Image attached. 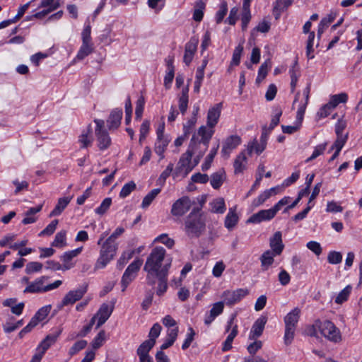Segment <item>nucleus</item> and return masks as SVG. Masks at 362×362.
<instances>
[{
  "instance_id": "f257e3e1",
  "label": "nucleus",
  "mask_w": 362,
  "mask_h": 362,
  "mask_svg": "<svg viewBox=\"0 0 362 362\" xmlns=\"http://www.w3.org/2000/svg\"><path fill=\"white\" fill-rule=\"evenodd\" d=\"M171 266V259H166V250L163 247H155L148 255L144 266V271L146 272V279L153 283L154 275L165 272H169Z\"/></svg>"
},
{
  "instance_id": "f03ea898",
  "label": "nucleus",
  "mask_w": 362,
  "mask_h": 362,
  "mask_svg": "<svg viewBox=\"0 0 362 362\" xmlns=\"http://www.w3.org/2000/svg\"><path fill=\"white\" fill-rule=\"evenodd\" d=\"M184 231L190 238H198L206 231V218L199 208H194L185 218Z\"/></svg>"
},
{
  "instance_id": "7ed1b4c3",
  "label": "nucleus",
  "mask_w": 362,
  "mask_h": 362,
  "mask_svg": "<svg viewBox=\"0 0 362 362\" xmlns=\"http://www.w3.org/2000/svg\"><path fill=\"white\" fill-rule=\"evenodd\" d=\"M310 84H308L307 86L304 88L303 91V94L304 96L303 100H302L298 105L297 113H296V120L299 122V125L297 126H284L282 125V131L285 134H293L298 131L299 127L301 124V122L303 119L304 114L308 103L309 98H310Z\"/></svg>"
},
{
  "instance_id": "20e7f679",
  "label": "nucleus",
  "mask_w": 362,
  "mask_h": 362,
  "mask_svg": "<svg viewBox=\"0 0 362 362\" xmlns=\"http://www.w3.org/2000/svg\"><path fill=\"white\" fill-rule=\"evenodd\" d=\"M300 314V310L298 308H295L284 317V341L286 344H291L294 337V332L296 330V324L299 320Z\"/></svg>"
},
{
  "instance_id": "39448f33",
  "label": "nucleus",
  "mask_w": 362,
  "mask_h": 362,
  "mask_svg": "<svg viewBox=\"0 0 362 362\" xmlns=\"http://www.w3.org/2000/svg\"><path fill=\"white\" fill-rule=\"evenodd\" d=\"M117 250V244H110L104 242L100 250V256L95 264V269L104 268L115 256Z\"/></svg>"
},
{
  "instance_id": "423d86ee",
  "label": "nucleus",
  "mask_w": 362,
  "mask_h": 362,
  "mask_svg": "<svg viewBox=\"0 0 362 362\" xmlns=\"http://www.w3.org/2000/svg\"><path fill=\"white\" fill-rule=\"evenodd\" d=\"M315 327L318 329L320 332L329 340L337 342L341 340V334L339 329L329 320L315 322Z\"/></svg>"
},
{
  "instance_id": "0eeeda50",
  "label": "nucleus",
  "mask_w": 362,
  "mask_h": 362,
  "mask_svg": "<svg viewBox=\"0 0 362 362\" xmlns=\"http://www.w3.org/2000/svg\"><path fill=\"white\" fill-rule=\"evenodd\" d=\"M91 26L88 24L85 26L81 33L82 45L77 53L76 59L82 60L93 52V44L92 42L91 36Z\"/></svg>"
},
{
  "instance_id": "6e6552de",
  "label": "nucleus",
  "mask_w": 362,
  "mask_h": 362,
  "mask_svg": "<svg viewBox=\"0 0 362 362\" xmlns=\"http://www.w3.org/2000/svg\"><path fill=\"white\" fill-rule=\"evenodd\" d=\"M96 127L95 134L97 139L98 147L100 150L104 151L108 148L112 143L111 138L107 130L104 128V121L102 119H95Z\"/></svg>"
},
{
  "instance_id": "1a4fd4ad",
  "label": "nucleus",
  "mask_w": 362,
  "mask_h": 362,
  "mask_svg": "<svg viewBox=\"0 0 362 362\" xmlns=\"http://www.w3.org/2000/svg\"><path fill=\"white\" fill-rule=\"evenodd\" d=\"M142 264L143 261L137 258L127 267L121 281L122 291H125L128 285L135 279L136 273L140 269Z\"/></svg>"
},
{
  "instance_id": "9d476101",
  "label": "nucleus",
  "mask_w": 362,
  "mask_h": 362,
  "mask_svg": "<svg viewBox=\"0 0 362 362\" xmlns=\"http://www.w3.org/2000/svg\"><path fill=\"white\" fill-rule=\"evenodd\" d=\"M87 291V286L80 287L75 290L69 291L63 298L62 300L58 304L57 308L61 310L64 306L74 304L76 301L81 300Z\"/></svg>"
},
{
  "instance_id": "9b49d317",
  "label": "nucleus",
  "mask_w": 362,
  "mask_h": 362,
  "mask_svg": "<svg viewBox=\"0 0 362 362\" xmlns=\"http://www.w3.org/2000/svg\"><path fill=\"white\" fill-rule=\"evenodd\" d=\"M197 145V142L194 141V137L191 140L190 146L187 151L182 155L178 162V168L180 171H185L186 174L189 173L194 168L192 163V157L194 148Z\"/></svg>"
},
{
  "instance_id": "f8f14e48",
  "label": "nucleus",
  "mask_w": 362,
  "mask_h": 362,
  "mask_svg": "<svg viewBox=\"0 0 362 362\" xmlns=\"http://www.w3.org/2000/svg\"><path fill=\"white\" fill-rule=\"evenodd\" d=\"M247 294L248 290L245 288H238L235 291L226 290L223 292L221 298L224 304L231 306L239 302Z\"/></svg>"
},
{
  "instance_id": "ddd939ff",
  "label": "nucleus",
  "mask_w": 362,
  "mask_h": 362,
  "mask_svg": "<svg viewBox=\"0 0 362 362\" xmlns=\"http://www.w3.org/2000/svg\"><path fill=\"white\" fill-rule=\"evenodd\" d=\"M192 204L188 197H182L173 204L171 214L175 216H182L190 209Z\"/></svg>"
},
{
  "instance_id": "4468645a",
  "label": "nucleus",
  "mask_w": 362,
  "mask_h": 362,
  "mask_svg": "<svg viewBox=\"0 0 362 362\" xmlns=\"http://www.w3.org/2000/svg\"><path fill=\"white\" fill-rule=\"evenodd\" d=\"M168 272H166V269H165V272L154 275L153 283H151V281L148 279H146V282L150 286H154L156 283V280H158V284L156 290V294L158 296H162L167 291L168 289Z\"/></svg>"
},
{
  "instance_id": "2eb2a0df",
  "label": "nucleus",
  "mask_w": 362,
  "mask_h": 362,
  "mask_svg": "<svg viewBox=\"0 0 362 362\" xmlns=\"http://www.w3.org/2000/svg\"><path fill=\"white\" fill-rule=\"evenodd\" d=\"M241 143V138L238 135H231L226 139L221 149L222 156L228 158L231 151L236 148Z\"/></svg>"
},
{
  "instance_id": "dca6fc26",
  "label": "nucleus",
  "mask_w": 362,
  "mask_h": 362,
  "mask_svg": "<svg viewBox=\"0 0 362 362\" xmlns=\"http://www.w3.org/2000/svg\"><path fill=\"white\" fill-rule=\"evenodd\" d=\"M222 105V103H219L209 109L206 117V125L208 127L214 128L218 124L221 116Z\"/></svg>"
},
{
  "instance_id": "f3484780",
  "label": "nucleus",
  "mask_w": 362,
  "mask_h": 362,
  "mask_svg": "<svg viewBox=\"0 0 362 362\" xmlns=\"http://www.w3.org/2000/svg\"><path fill=\"white\" fill-rule=\"evenodd\" d=\"M276 213L277 212L274 209V207L269 209L261 210L251 216L247 220V222L252 223H259L264 221H269L275 216Z\"/></svg>"
},
{
  "instance_id": "a211bd4d",
  "label": "nucleus",
  "mask_w": 362,
  "mask_h": 362,
  "mask_svg": "<svg viewBox=\"0 0 362 362\" xmlns=\"http://www.w3.org/2000/svg\"><path fill=\"white\" fill-rule=\"evenodd\" d=\"M62 332V329L59 328L53 333L46 336V337L40 343L37 347L42 353L45 354L47 350L54 344Z\"/></svg>"
},
{
  "instance_id": "6ab92c4d",
  "label": "nucleus",
  "mask_w": 362,
  "mask_h": 362,
  "mask_svg": "<svg viewBox=\"0 0 362 362\" xmlns=\"http://www.w3.org/2000/svg\"><path fill=\"white\" fill-rule=\"evenodd\" d=\"M114 304L115 303L112 302V305L107 303H103L101 305L95 314L98 317L97 328H99L108 320L114 310Z\"/></svg>"
},
{
  "instance_id": "aec40b11",
  "label": "nucleus",
  "mask_w": 362,
  "mask_h": 362,
  "mask_svg": "<svg viewBox=\"0 0 362 362\" xmlns=\"http://www.w3.org/2000/svg\"><path fill=\"white\" fill-rule=\"evenodd\" d=\"M83 247H78L73 250L64 252L60 257L63 262L64 271L71 269L75 266V263L72 262V259L77 257L82 251Z\"/></svg>"
},
{
  "instance_id": "412c9836",
  "label": "nucleus",
  "mask_w": 362,
  "mask_h": 362,
  "mask_svg": "<svg viewBox=\"0 0 362 362\" xmlns=\"http://www.w3.org/2000/svg\"><path fill=\"white\" fill-rule=\"evenodd\" d=\"M266 322L267 318L265 317L258 318L252 327L249 334V339L255 340L259 337L262 334Z\"/></svg>"
},
{
  "instance_id": "4be33fe9",
  "label": "nucleus",
  "mask_w": 362,
  "mask_h": 362,
  "mask_svg": "<svg viewBox=\"0 0 362 362\" xmlns=\"http://www.w3.org/2000/svg\"><path fill=\"white\" fill-rule=\"evenodd\" d=\"M198 40L191 39L185 45V51L183 61L186 65L189 66L192 62L194 55L197 51Z\"/></svg>"
},
{
  "instance_id": "5701e85b",
  "label": "nucleus",
  "mask_w": 362,
  "mask_h": 362,
  "mask_svg": "<svg viewBox=\"0 0 362 362\" xmlns=\"http://www.w3.org/2000/svg\"><path fill=\"white\" fill-rule=\"evenodd\" d=\"M198 135L201 136V139L198 142V144H202L204 146V151L208 148L209 141L211 140L214 130V128L208 127L206 126H201L198 129Z\"/></svg>"
},
{
  "instance_id": "b1692460",
  "label": "nucleus",
  "mask_w": 362,
  "mask_h": 362,
  "mask_svg": "<svg viewBox=\"0 0 362 362\" xmlns=\"http://www.w3.org/2000/svg\"><path fill=\"white\" fill-rule=\"evenodd\" d=\"M269 245L272 249V252H274L276 255H281L284 245L282 243V235L280 231H276L270 238Z\"/></svg>"
},
{
  "instance_id": "393cba45",
  "label": "nucleus",
  "mask_w": 362,
  "mask_h": 362,
  "mask_svg": "<svg viewBox=\"0 0 362 362\" xmlns=\"http://www.w3.org/2000/svg\"><path fill=\"white\" fill-rule=\"evenodd\" d=\"M47 279V276H41L37 279L35 281L30 283L29 285L25 288L24 293H43L46 292L45 286L44 285L45 281Z\"/></svg>"
},
{
  "instance_id": "a878e982",
  "label": "nucleus",
  "mask_w": 362,
  "mask_h": 362,
  "mask_svg": "<svg viewBox=\"0 0 362 362\" xmlns=\"http://www.w3.org/2000/svg\"><path fill=\"white\" fill-rule=\"evenodd\" d=\"M92 133V128L90 124L78 136V142L81 144V148H88L92 145L93 141Z\"/></svg>"
},
{
  "instance_id": "bb28decb",
  "label": "nucleus",
  "mask_w": 362,
  "mask_h": 362,
  "mask_svg": "<svg viewBox=\"0 0 362 362\" xmlns=\"http://www.w3.org/2000/svg\"><path fill=\"white\" fill-rule=\"evenodd\" d=\"M189 85L184 87L182 90L181 94L178 96V107L179 110L182 115H185L189 103Z\"/></svg>"
},
{
  "instance_id": "cd10ccee",
  "label": "nucleus",
  "mask_w": 362,
  "mask_h": 362,
  "mask_svg": "<svg viewBox=\"0 0 362 362\" xmlns=\"http://www.w3.org/2000/svg\"><path fill=\"white\" fill-rule=\"evenodd\" d=\"M238 219L239 218L236 213V206L230 208L225 218V227L229 230H232L238 223Z\"/></svg>"
},
{
  "instance_id": "c85d7f7f",
  "label": "nucleus",
  "mask_w": 362,
  "mask_h": 362,
  "mask_svg": "<svg viewBox=\"0 0 362 362\" xmlns=\"http://www.w3.org/2000/svg\"><path fill=\"white\" fill-rule=\"evenodd\" d=\"M122 117V111L121 110H114L110 115L107 119V126L109 129H115L119 125Z\"/></svg>"
},
{
  "instance_id": "c756f323",
  "label": "nucleus",
  "mask_w": 362,
  "mask_h": 362,
  "mask_svg": "<svg viewBox=\"0 0 362 362\" xmlns=\"http://www.w3.org/2000/svg\"><path fill=\"white\" fill-rule=\"evenodd\" d=\"M211 211L214 214H223L226 210L225 200L222 197L213 199L210 203Z\"/></svg>"
},
{
  "instance_id": "7c9ffc66",
  "label": "nucleus",
  "mask_w": 362,
  "mask_h": 362,
  "mask_svg": "<svg viewBox=\"0 0 362 362\" xmlns=\"http://www.w3.org/2000/svg\"><path fill=\"white\" fill-rule=\"evenodd\" d=\"M247 158L244 152L239 153L235 159L233 167L235 174L242 173L245 169Z\"/></svg>"
},
{
  "instance_id": "2f4dec72",
  "label": "nucleus",
  "mask_w": 362,
  "mask_h": 362,
  "mask_svg": "<svg viewBox=\"0 0 362 362\" xmlns=\"http://www.w3.org/2000/svg\"><path fill=\"white\" fill-rule=\"evenodd\" d=\"M71 199V197L59 198L54 209L50 213L49 216L52 217L60 215L64 209L67 206Z\"/></svg>"
},
{
  "instance_id": "473e14b6",
  "label": "nucleus",
  "mask_w": 362,
  "mask_h": 362,
  "mask_svg": "<svg viewBox=\"0 0 362 362\" xmlns=\"http://www.w3.org/2000/svg\"><path fill=\"white\" fill-rule=\"evenodd\" d=\"M226 179V173L223 170L213 173L211 176L210 183L214 189H218Z\"/></svg>"
},
{
  "instance_id": "72a5a7b5",
  "label": "nucleus",
  "mask_w": 362,
  "mask_h": 362,
  "mask_svg": "<svg viewBox=\"0 0 362 362\" xmlns=\"http://www.w3.org/2000/svg\"><path fill=\"white\" fill-rule=\"evenodd\" d=\"M277 255H278L274 254V252H272L271 250H267L262 254L260 260L261 265L264 271H266L269 269V267L274 262V257Z\"/></svg>"
},
{
  "instance_id": "f704fd0d",
  "label": "nucleus",
  "mask_w": 362,
  "mask_h": 362,
  "mask_svg": "<svg viewBox=\"0 0 362 362\" xmlns=\"http://www.w3.org/2000/svg\"><path fill=\"white\" fill-rule=\"evenodd\" d=\"M169 144V140L167 138H157L155 143L154 151L160 156V159L164 158V152Z\"/></svg>"
},
{
  "instance_id": "c9c22d12",
  "label": "nucleus",
  "mask_w": 362,
  "mask_h": 362,
  "mask_svg": "<svg viewBox=\"0 0 362 362\" xmlns=\"http://www.w3.org/2000/svg\"><path fill=\"white\" fill-rule=\"evenodd\" d=\"M289 74L291 76V92L293 93L296 88L298 80L300 76V70L298 66L297 62H295L293 65L290 69Z\"/></svg>"
},
{
  "instance_id": "e433bc0d",
  "label": "nucleus",
  "mask_w": 362,
  "mask_h": 362,
  "mask_svg": "<svg viewBox=\"0 0 362 362\" xmlns=\"http://www.w3.org/2000/svg\"><path fill=\"white\" fill-rule=\"evenodd\" d=\"M52 246L62 248L66 245V230H61L58 232L54 238V240L51 244Z\"/></svg>"
},
{
  "instance_id": "4c0bfd02",
  "label": "nucleus",
  "mask_w": 362,
  "mask_h": 362,
  "mask_svg": "<svg viewBox=\"0 0 362 362\" xmlns=\"http://www.w3.org/2000/svg\"><path fill=\"white\" fill-rule=\"evenodd\" d=\"M266 145H264V143L262 144L257 139H254L248 144L247 150L249 154H252V153L255 151L257 154L259 155L264 151Z\"/></svg>"
},
{
  "instance_id": "58836bf2",
  "label": "nucleus",
  "mask_w": 362,
  "mask_h": 362,
  "mask_svg": "<svg viewBox=\"0 0 362 362\" xmlns=\"http://www.w3.org/2000/svg\"><path fill=\"white\" fill-rule=\"evenodd\" d=\"M160 189L158 188L152 189L143 199L141 207L142 209L148 208L154 200V199L157 197V195L160 193Z\"/></svg>"
},
{
  "instance_id": "ea45409f",
  "label": "nucleus",
  "mask_w": 362,
  "mask_h": 362,
  "mask_svg": "<svg viewBox=\"0 0 362 362\" xmlns=\"http://www.w3.org/2000/svg\"><path fill=\"white\" fill-rule=\"evenodd\" d=\"M154 346L153 340H146L138 347L136 354L138 356L149 354V351Z\"/></svg>"
},
{
  "instance_id": "a19ab883",
  "label": "nucleus",
  "mask_w": 362,
  "mask_h": 362,
  "mask_svg": "<svg viewBox=\"0 0 362 362\" xmlns=\"http://www.w3.org/2000/svg\"><path fill=\"white\" fill-rule=\"evenodd\" d=\"M271 65L270 59L266 60L262 65L260 66L258 71V76L256 78V83H259L262 80L267 76L269 67Z\"/></svg>"
},
{
  "instance_id": "79ce46f5",
  "label": "nucleus",
  "mask_w": 362,
  "mask_h": 362,
  "mask_svg": "<svg viewBox=\"0 0 362 362\" xmlns=\"http://www.w3.org/2000/svg\"><path fill=\"white\" fill-rule=\"evenodd\" d=\"M348 100V95L345 93L333 95L330 98L329 103L334 109L339 103H345Z\"/></svg>"
},
{
  "instance_id": "37998d69",
  "label": "nucleus",
  "mask_w": 362,
  "mask_h": 362,
  "mask_svg": "<svg viewBox=\"0 0 362 362\" xmlns=\"http://www.w3.org/2000/svg\"><path fill=\"white\" fill-rule=\"evenodd\" d=\"M204 8L205 4L202 0L197 1L193 13V19L195 21L199 22L202 20L204 16L203 10Z\"/></svg>"
},
{
  "instance_id": "c03bdc74",
  "label": "nucleus",
  "mask_w": 362,
  "mask_h": 362,
  "mask_svg": "<svg viewBox=\"0 0 362 362\" xmlns=\"http://www.w3.org/2000/svg\"><path fill=\"white\" fill-rule=\"evenodd\" d=\"M351 286H346L339 293L337 296L335 298V303L337 304H341L344 302L346 301L351 292Z\"/></svg>"
},
{
  "instance_id": "a18cd8bd",
  "label": "nucleus",
  "mask_w": 362,
  "mask_h": 362,
  "mask_svg": "<svg viewBox=\"0 0 362 362\" xmlns=\"http://www.w3.org/2000/svg\"><path fill=\"white\" fill-rule=\"evenodd\" d=\"M218 148V145H217L216 148H214L211 150L210 153L206 157L204 163L202 165V170H207L211 167V163L213 162V160L217 153Z\"/></svg>"
},
{
  "instance_id": "49530a36",
  "label": "nucleus",
  "mask_w": 362,
  "mask_h": 362,
  "mask_svg": "<svg viewBox=\"0 0 362 362\" xmlns=\"http://www.w3.org/2000/svg\"><path fill=\"white\" fill-rule=\"evenodd\" d=\"M136 184L134 181H130L126 183L122 188L119 192V197L121 198H125L129 196L132 192L136 189Z\"/></svg>"
},
{
  "instance_id": "de8ad7c7",
  "label": "nucleus",
  "mask_w": 362,
  "mask_h": 362,
  "mask_svg": "<svg viewBox=\"0 0 362 362\" xmlns=\"http://www.w3.org/2000/svg\"><path fill=\"white\" fill-rule=\"evenodd\" d=\"M105 341V332L104 330H100L99 332V333L97 334V336L93 340V341L91 343L92 347L94 349H98L100 346H102V345L103 344Z\"/></svg>"
},
{
  "instance_id": "09e8293b",
  "label": "nucleus",
  "mask_w": 362,
  "mask_h": 362,
  "mask_svg": "<svg viewBox=\"0 0 362 362\" xmlns=\"http://www.w3.org/2000/svg\"><path fill=\"white\" fill-rule=\"evenodd\" d=\"M87 345V341L86 340H79L75 342L73 346L69 349V354L71 356H74L78 351L83 349Z\"/></svg>"
},
{
  "instance_id": "8fccbe9b",
  "label": "nucleus",
  "mask_w": 362,
  "mask_h": 362,
  "mask_svg": "<svg viewBox=\"0 0 362 362\" xmlns=\"http://www.w3.org/2000/svg\"><path fill=\"white\" fill-rule=\"evenodd\" d=\"M58 225V220H53L46 228L42 230L40 233L39 236H50L55 231Z\"/></svg>"
},
{
  "instance_id": "3c124183",
  "label": "nucleus",
  "mask_w": 362,
  "mask_h": 362,
  "mask_svg": "<svg viewBox=\"0 0 362 362\" xmlns=\"http://www.w3.org/2000/svg\"><path fill=\"white\" fill-rule=\"evenodd\" d=\"M228 12V5L226 1H221L219 9L216 13V21L217 23H220L223 19L224 18L225 16L226 15Z\"/></svg>"
},
{
  "instance_id": "603ef678",
  "label": "nucleus",
  "mask_w": 362,
  "mask_h": 362,
  "mask_svg": "<svg viewBox=\"0 0 362 362\" xmlns=\"http://www.w3.org/2000/svg\"><path fill=\"white\" fill-rule=\"evenodd\" d=\"M327 143H324V144L317 145L315 148L312 155L306 159L305 162L308 163V162L315 159L319 156L322 155L324 153V151H325V149L327 148Z\"/></svg>"
},
{
  "instance_id": "864d4df0",
  "label": "nucleus",
  "mask_w": 362,
  "mask_h": 362,
  "mask_svg": "<svg viewBox=\"0 0 362 362\" xmlns=\"http://www.w3.org/2000/svg\"><path fill=\"white\" fill-rule=\"evenodd\" d=\"M50 310V307L45 306L41 308L33 317V319L35 320V321L39 323L40 322L42 321L46 318V317L48 315Z\"/></svg>"
},
{
  "instance_id": "5fc2aeb1",
  "label": "nucleus",
  "mask_w": 362,
  "mask_h": 362,
  "mask_svg": "<svg viewBox=\"0 0 362 362\" xmlns=\"http://www.w3.org/2000/svg\"><path fill=\"white\" fill-rule=\"evenodd\" d=\"M145 99L143 96L139 98L136 104L135 118L136 119H141L144 108Z\"/></svg>"
},
{
  "instance_id": "6e6d98bb",
  "label": "nucleus",
  "mask_w": 362,
  "mask_h": 362,
  "mask_svg": "<svg viewBox=\"0 0 362 362\" xmlns=\"http://www.w3.org/2000/svg\"><path fill=\"white\" fill-rule=\"evenodd\" d=\"M155 242H160L164 244L168 248H172L175 245V241L169 238L168 234L163 233L158 235L154 240Z\"/></svg>"
},
{
  "instance_id": "4d7b16f0",
  "label": "nucleus",
  "mask_w": 362,
  "mask_h": 362,
  "mask_svg": "<svg viewBox=\"0 0 362 362\" xmlns=\"http://www.w3.org/2000/svg\"><path fill=\"white\" fill-rule=\"evenodd\" d=\"M243 51V46L238 45L234 49L231 60V65L237 66L240 64L241 54Z\"/></svg>"
},
{
  "instance_id": "13d9d810",
  "label": "nucleus",
  "mask_w": 362,
  "mask_h": 362,
  "mask_svg": "<svg viewBox=\"0 0 362 362\" xmlns=\"http://www.w3.org/2000/svg\"><path fill=\"white\" fill-rule=\"evenodd\" d=\"M43 265L42 263L38 262H30L27 264L25 267V272L27 274H33L38 272L42 270Z\"/></svg>"
},
{
  "instance_id": "bf43d9fd",
  "label": "nucleus",
  "mask_w": 362,
  "mask_h": 362,
  "mask_svg": "<svg viewBox=\"0 0 362 362\" xmlns=\"http://www.w3.org/2000/svg\"><path fill=\"white\" fill-rule=\"evenodd\" d=\"M348 139V135L344 134V136H337L336 141L334 144L331 147V150L336 149L337 151H341V148L344 147Z\"/></svg>"
},
{
  "instance_id": "052dcab7",
  "label": "nucleus",
  "mask_w": 362,
  "mask_h": 362,
  "mask_svg": "<svg viewBox=\"0 0 362 362\" xmlns=\"http://www.w3.org/2000/svg\"><path fill=\"white\" fill-rule=\"evenodd\" d=\"M262 341L255 339L254 342L247 346V350L250 356H257L256 353L262 349Z\"/></svg>"
},
{
  "instance_id": "680f3d73",
  "label": "nucleus",
  "mask_w": 362,
  "mask_h": 362,
  "mask_svg": "<svg viewBox=\"0 0 362 362\" xmlns=\"http://www.w3.org/2000/svg\"><path fill=\"white\" fill-rule=\"evenodd\" d=\"M197 121V118L194 117H192L187 122L183 125V132L185 136H189L192 132L193 128L194 127Z\"/></svg>"
},
{
  "instance_id": "e2e57ef3",
  "label": "nucleus",
  "mask_w": 362,
  "mask_h": 362,
  "mask_svg": "<svg viewBox=\"0 0 362 362\" xmlns=\"http://www.w3.org/2000/svg\"><path fill=\"white\" fill-rule=\"evenodd\" d=\"M270 194L267 190L264 191L260 194L256 199L252 201V206L254 207H258L263 204V203L270 197Z\"/></svg>"
},
{
  "instance_id": "0e129e2a",
  "label": "nucleus",
  "mask_w": 362,
  "mask_h": 362,
  "mask_svg": "<svg viewBox=\"0 0 362 362\" xmlns=\"http://www.w3.org/2000/svg\"><path fill=\"white\" fill-rule=\"evenodd\" d=\"M112 204V199L110 197L105 198L103 202L101 203L100 206L95 209V213L98 214L103 215L104 214L107 209L110 208V205Z\"/></svg>"
},
{
  "instance_id": "69168bd1",
  "label": "nucleus",
  "mask_w": 362,
  "mask_h": 362,
  "mask_svg": "<svg viewBox=\"0 0 362 362\" xmlns=\"http://www.w3.org/2000/svg\"><path fill=\"white\" fill-rule=\"evenodd\" d=\"M161 326L158 323H156L151 328V330L148 334L149 339L153 340L154 344H156V339L158 337L161 331Z\"/></svg>"
},
{
  "instance_id": "338daca9",
  "label": "nucleus",
  "mask_w": 362,
  "mask_h": 362,
  "mask_svg": "<svg viewBox=\"0 0 362 362\" xmlns=\"http://www.w3.org/2000/svg\"><path fill=\"white\" fill-rule=\"evenodd\" d=\"M327 260L330 264H337L341 262L342 255L339 252L332 251L328 254Z\"/></svg>"
},
{
  "instance_id": "774afa93",
  "label": "nucleus",
  "mask_w": 362,
  "mask_h": 362,
  "mask_svg": "<svg viewBox=\"0 0 362 362\" xmlns=\"http://www.w3.org/2000/svg\"><path fill=\"white\" fill-rule=\"evenodd\" d=\"M223 309L224 303L223 301H219L213 304L209 312L216 317L223 313Z\"/></svg>"
}]
</instances>
